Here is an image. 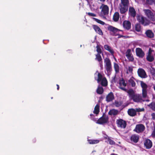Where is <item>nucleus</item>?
<instances>
[{
  "label": "nucleus",
  "instance_id": "f257e3e1",
  "mask_svg": "<svg viewBox=\"0 0 155 155\" xmlns=\"http://www.w3.org/2000/svg\"><path fill=\"white\" fill-rule=\"evenodd\" d=\"M120 88L123 91L127 92L130 99L133 100L134 102L138 103L145 101V100L143 99L141 95L138 94H135L132 89L130 88L127 90L125 87H121Z\"/></svg>",
  "mask_w": 155,
  "mask_h": 155
},
{
  "label": "nucleus",
  "instance_id": "f03ea898",
  "mask_svg": "<svg viewBox=\"0 0 155 155\" xmlns=\"http://www.w3.org/2000/svg\"><path fill=\"white\" fill-rule=\"evenodd\" d=\"M95 75H97V77H95V79L97 81L98 83H100L102 86L106 87L107 85V81L106 78L103 77V75L98 71H97L94 74Z\"/></svg>",
  "mask_w": 155,
  "mask_h": 155
},
{
  "label": "nucleus",
  "instance_id": "7ed1b4c3",
  "mask_svg": "<svg viewBox=\"0 0 155 155\" xmlns=\"http://www.w3.org/2000/svg\"><path fill=\"white\" fill-rule=\"evenodd\" d=\"M107 30L110 32L111 35L117 36L120 31H122L121 30L117 29L111 25H109L107 27Z\"/></svg>",
  "mask_w": 155,
  "mask_h": 155
},
{
  "label": "nucleus",
  "instance_id": "20e7f679",
  "mask_svg": "<svg viewBox=\"0 0 155 155\" xmlns=\"http://www.w3.org/2000/svg\"><path fill=\"white\" fill-rule=\"evenodd\" d=\"M108 116L104 113L102 116L97 120L96 123L99 124H103L107 123L108 122Z\"/></svg>",
  "mask_w": 155,
  "mask_h": 155
},
{
  "label": "nucleus",
  "instance_id": "39448f33",
  "mask_svg": "<svg viewBox=\"0 0 155 155\" xmlns=\"http://www.w3.org/2000/svg\"><path fill=\"white\" fill-rule=\"evenodd\" d=\"M105 63V68L108 73H110L112 70V65L110 60L109 58H106L104 60Z\"/></svg>",
  "mask_w": 155,
  "mask_h": 155
},
{
  "label": "nucleus",
  "instance_id": "423d86ee",
  "mask_svg": "<svg viewBox=\"0 0 155 155\" xmlns=\"http://www.w3.org/2000/svg\"><path fill=\"white\" fill-rule=\"evenodd\" d=\"M143 11L149 19L152 21H155L154 15L150 10L144 9L143 10Z\"/></svg>",
  "mask_w": 155,
  "mask_h": 155
},
{
  "label": "nucleus",
  "instance_id": "0eeeda50",
  "mask_svg": "<svg viewBox=\"0 0 155 155\" xmlns=\"http://www.w3.org/2000/svg\"><path fill=\"white\" fill-rule=\"evenodd\" d=\"M137 19L140 23L144 26H147L150 24L149 21L146 19H145L144 17L142 16L138 15Z\"/></svg>",
  "mask_w": 155,
  "mask_h": 155
},
{
  "label": "nucleus",
  "instance_id": "6e6552de",
  "mask_svg": "<svg viewBox=\"0 0 155 155\" xmlns=\"http://www.w3.org/2000/svg\"><path fill=\"white\" fill-rule=\"evenodd\" d=\"M116 122L118 127L124 129L126 128L127 124L125 120L121 119H119L117 120Z\"/></svg>",
  "mask_w": 155,
  "mask_h": 155
},
{
  "label": "nucleus",
  "instance_id": "1a4fd4ad",
  "mask_svg": "<svg viewBox=\"0 0 155 155\" xmlns=\"http://www.w3.org/2000/svg\"><path fill=\"white\" fill-rule=\"evenodd\" d=\"M145 129L144 126L143 124H137L134 131L137 133H140L143 132Z\"/></svg>",
  "mask_w": 155,
  "mask_h": 155
},
{
  "label": "nucleus",
  "instance_id": "9d476101",
  "mask_svg": "<svg viewBox=\"0 0 155 155\" xmlns=\"http://www.w3.org/2000/svg\"><path fill=\"white\" fill-rule=\"evenodd\" d=\"M102 8L101 13L104 15H107L109 12V8L108 6L106 5L102 4L100 7V8Z\"/></svg>",
  "mask_w": 155,
  "mask_h": 155
},
{
  "label": "nucleus",
  "instance_id": "9b49d317",
  "mask_svg": "<svg viewBox=\"0 0 155 155\" xmlns=\"http://www.w3.org/2000/svg\"><path fill=\"white\" fill-rule=\"evenodd\" d=\"M137 73L138 76L141 78H145L147 77L145 71L142 68H139L138 70Z\"/></svg>",
  "mask_w": 155,
  "mask_h": 155
},
{
  "label": "nucleus",
  "instance_id": "f8f14e48",
  "mask_svg": "<svg viewBox=\"0 0 155 155\" xmlns=\"http://www.w3.org/2000/svg\"><path fill=\"white\" fill-rule=\"evenodd\" d=\"M136 52L137 55L140 58H143L144 56V53L141 48H136Z\"/></svg>",
  "mask_w": 155,
  "mask_h": 155
},
{
  "label": "nucleus",
  "instance_id": "ddd939ff",
  "mask_svg": "<svg viewBox=\"0 0 155 155\" xmlns=\"http://www.w3.org/2000/svg\"><path fill=\"white\" fill-rule=\"evenodd\" d=\"M144 144L146 149H150L152 146V143L151 141L148 139L145 140Z\"/></svg>",
  "mask_w": 155,
  "mask_h": 155
},
{
  "label": "nucleus",
  "instance_id": "4468645a",
  "mask_svg": "<svg viewBox=\"0 0 155 155\" xmlns=\"http://www.w3.org/2000/svg\"><path fill=\"white\" fill-rule=\"evenodd\" d=\"M129 14L130 16L133 18H135L136 16V11L133 7H130L129 9Z\"/></svg>",
  "mask_w": 155,
  "mask_h": 155
},
{
  "label": "nucleus",
  "instance_id": "2eb2a0df",
  "mask_svg": "<svg viewBox=\"0 0 155 155\" xmlns=\"http://www.w3.org/2000/svg\"><path fill=\"white\" fill-rule=\"evenodd\" d=\"M92 28L95 30V31L98 34L100 35H103V32L101 29L97 25H93Z\"/></svg>",
  "mask_w": 155,
  "mask_h": 155
},
{
  "label": "nucleus",
  "instance_id": "dca6fc26",
  "mask_svg": "<svg viewBox=\"0 0 155 155\" xmlns=\"http://www.w3.org/2000/svg\"><path fill=\"white\" fill-rule=\"evenodd\" d=\"M123 25L124 28L127 30H129L131 28V23L128 21H124Z\"/></svg>",
  "mask_w": 155,
  "mask_h": 155
},
{
  "label": "nucleus",
  "instance_id": "f3484780",
  "mask_svg": "<svg viewBox=\"0 0 155 155\" xmlns=\"http://www.w3.org/2000/svg\"><path fill=\"white\" fill-rule=\"evenodd\" d=\"M114 98V96L112 92L109 93L106 97V101L107 102H109L112 101Z\"/></svg>",
  "mask_w": 155,
  "mask_h": 155
},
{
  "label": "nucleus",
  "instance_id": "a211bd4d",
  "mask_svg": "<svg viewBox=\"0 0 155 155\" xmlns=\"http://www.w3.org/2000/svg\"><path fill=\"white\" fill-rule=\"evenodd\" d=\"M95 56L96 58H95V59L96 60H97L99 63L100 66L101 67L103 66V61L102 59L100 54H96Z\"/></svg>",
  "mask_w": 155,
  "mask_h": 155
},
{
  "label": "nucleus",
  "instance_id": "6ab92c4d",
  "mask_svg": "<svg viewBox=\"0 0 155 155\" xmlns=\"http://www.w3.org/2000/svg\"><path fill=\"white\" fill-rule=\"evenodd\" d=\"M119 111L115 109H112L110 110L108 112V114L110 116H115L118 114Z\"/></svg>",
  "mask_w": 155,
  "mask_h": 155
},
{
  "label": "nucleus",
  "instance_id": "aec40b11",
  "mask_svg": "<svg viewBox=\"0 0 155 155\" xmlns=\"http://www.w3.org/2000/svg\"><path fill=\"white\" fill-rule=\"evenodd\" d=\"M127 113L131 117H134L137 115L136 110L132 108L129 109L128 110Z\"/></svg>",
  "mask_w": 155,
  "mask_h": 155
},
{
  "label": "nucleus",
  "instance_id": "412c9836",
  "mask_svg": "<svg viewBox=\"0 0 155 155\" xmlns=\"http://www.w3.org/2000/svg\"><path fill=\"white\" fill-rule=\"evenodd\" d=\"M145 34L148 38H151L154 37V34L150 30H148L146 31Z\"/></svg>",
  "mask_w": 155,
  "mask_h": 155
},
{
  "label": "nucleus",
  "instance_id": "4be33fe9",
  "mask_svg": "<svg viewBox=\"0 0 155 155\" xmlns=\"http://www.w3.org/2000/svg\"><path fill=\"white\" fill-rule=\"evenodd\" d=\"M139 139V136L138 135L134 134L132 135L130 137V140L135 143L138 142Z\"/></svg>",
  "mask_w": 155,
  "mask_h": 155
},
{
  "label": "nucleus",
  "instance_id": "5701e85b",
  "mask_svg": "<svg viewBox=\"0 0 155 155\" xmlns=\"http://www.w3.org/2000/svg\"><path fill=\"white\" fill-rule=\"evenodd\" d=\"M104 48L105 50L109 51L112 55H113L114 51L111 47L108 45H104Z\"/></svg>",
  "mask_w": 155,
  "mask_h": 155
},
{
  "label": "nucleus",
  "instance_id": "b1692460",
  "mask_svg": "<svg viewBox=\"0 0 155 155\" xmlns=\"http://www.w3.org/2000/svg\"><path fill=\"white\" fill-rule=\"evenodd\" d=\"M128 9V6H121L120 8V12L121 14H124L127 11Z\"/></svg>",
  "mask_w": 155,
  "mask_h": 155
},
{
  "label": "nucleus",
  "instance_id": "393cba45",
  "mask_svg": "<svg viewBox=\"0 0 155 155\" xmlns=\"http://www.w3.org/2000/svg\"><path fill=\"white\" fill-rule=\"evenodd\" d=\"M119 18V14L117 12H115L113 15V19L114 21H117Z\"/></svg>",
  "mask_w": 155,
  "mask_h": 155
},
{
  "label": "nucleus",
  "instance_id": "a878e982",
  "mask_svg": "<svg viewBox=\"0 0 155 155\" xmlns=\"http://www.w3.org/2000/svg\"><path fill=\"white\" fill-rule=\"evenodd\" d=\"M134 78L132 77L128 80V82L132 87H135L136 86V83L134 80Z\"/></svg>",
  "mask_w": 155,
  "mask_h": 155
},
{
  "label": "nucleus",
  "instance_id": "bb28decb",
  "mask_svg": "<svg viewBox=\"0 0 155 155\" xmlns=\"http://www.w3.org/2000/svg\"><path fill=\"white\" fill-rule=\"evenodd\" d=\"M119 84L120 85L119 88L120 89H121L120 87H121L123 85L124 87H126L127 86V84L125 83V80L123 78H122L121 80H120Z\"/></svg>",
  "mask_w": 155,
  "mask_h": 155
},
{
  "label": "nucleus",
  "instance_id": "cd10ccee",
  "mask_svg": "<svg viewBox=\"0 0 155 155\" xmlns=\"http://www.w3.org/2000/svg\"><path fill=\"white\" fill-rule=\"evenodd\" d=\"M100 111V106L97 104L95 106L93 113L96 114H98Z\"/></svg>",
  "mask_w": 155,
  "mask_h": 155
},
{
  "label": "nucleus",
  "instance_id": "c85d7f7f",
  "mask_svg": "<svg viewBox=\"0 0 155 155\" xmlns=\"http://www.w3.org/2000/svg\"><path fill=\"white\" fill-rule=\"evenodd\" d=\"M97 94H103L104 92V89L102 87L98 86L96 90Z\"/></svg>",
  "mask_w": 155,
  "mask_h": 155
},
{
  "label": "nucleus",
  "instance_id": "c756f323",
  "mask_svg": "<svg viewBox=\"0 0 155 155\" xmlns=\"http://www.w3.org/2000/svg\"><path fill=\"white\" fill-rule=\"evenodd\" d=\"M88 141L90 144H95L98 143L99 141L97 140L88 139Z\"/></svg>",
  "mask_w": 155,
  "mask_h": 155
},
{
  "label": "nucleus",
  "instance_id": "7c9ffc66",
  "mask_svg": "<svg viewBox=\"0 0 155 155\" xmlns=\"http://www.w3.org/2000/svg\"><path fill=\"white\" fill-rule=\"evenodd\" d=\"M114 68L116 73L119 72V67L118 64L116 63H114Z\"/></svg>",
  "mask_w": 155,
  "mask_h": 155
},
{
  "label": "nucleus",
  "instance_id": "2f4dec72",
  "mask_svg": "<svg viewBox=\"0 0 155 155\" xmlns=\"http://www.w3.org/2000/svg\"><path fill=\"white\" fill-rule=\"evenodd\" d=\"M140 85L142 88V90H147V85L146 83L143 81H141L140 82Z\"/></svg>",
  "mask_w": 155,
  "mask_h": 155
},
{
  "label": "nucleus",
  "instance_id": "473e14b6",
  "mask_svg": "<svg viewBox=\"0 0 155 155\" xmlns=\"http://www.w3.org/2000/svg\"><path fill=\"white\" fill-rule=\"evenodd\" d=\"M146 3L149 5H152L154 4L155 6V0H146Z\"/></svg>",
  "mask_w": 155,
  "mask_h": 155
},
{
  "label": "nucleus",
  "instance_id": "72a5a7b5",
  "mask_svg": "<svg viewBox=\"0 0 155 155\" xmlns=\"http://www.w3.org/2000/svg\"><path fill=\"white\" fill-rule=\"evenodd\" d=\"M146 58L147 61L149 62H152L154 60L153 56L152 55H147Z\"/></svg>",
  "mask_w": 155,
  "mask_h": 155
},
{
  "label": "nucleus",
  "instance_id": "f704fd0d",
  "mask_svg": "<svg viewBox=\"0 0 155 155\" xmlns=\"http://www.w3.org/2000/svg\"><path fill=\"white\" fill-rule=\"evenodd\" d=\"M123 104V102L121 101H115L114 103V104L117 107H119L121 106Z\"/></svg>",
  "mask_w": 155,
  "mask_h": 155
},
{
  "label": "nucleus",
  "instance_id": "c9c22d12",
  "mask_svg": "<svg viewBox=\"0 0 155 155\" xmlns=\"http://www.w3.org/2000/svg\"><path fill=\"white\" fill-rule=\"evenodd\" d=\"M148 106L153 110L155 111V102H153L150 103Z\"/></svg>",
  "mask_w": 155,
  "mask_h": 155
},
{
  "label": "nucleus",
  "instance_id": "e433bc0d",
  "mask_svg": "<svg viewBox=\"0 0 155 155\" xmlns=\"http://www.w3.org/2000/svg\"><path fill=\"white\" fill-rule=\"evenodd\" d=\"M93 20L94 21H96L97 23H98L100 24H101L102 25H104L105 24V23L104 22H103V21H102L101 20H100L97 18H93Z\"/></svg>",
  "mask_w": 155,
  "mask_h": 155
},
{
  "label": "nucleus",
  "instance_id": "4c0bfd02",
  "mask_svg": "<svg viewBox=\"0 0 155 155\" xmlns=\"http://www.w3.org/2000/svg\"><path fill=\"white\" fill-rule=\"evenodd\" d=\"M121 3L123 6H127L129 4V0H121Z\"/></svg>",
  "mask_w": 155,
  "mask_h": 155
},
{
  "label": "nucleus",
  "instance_id": "58836bf2",
  "mask_svg": "<svg viewBox=\"0 0 155 155\" xmlns=\"http://www.w3.org/2000/svg\"><path fill=\"white\" fill-rule=\"evenodd\" d=\"M142 97L144 98H146L147 97V90H142Z\"/></svg>",
  "mask_w": 155,
  "mask_h": 155
},
{
  "label": "nucleus",
  "instance_id": "ea45409f",
  "mask_svg": "<svg viewBox=\"0 0 155 155\" xmlns=\"http://www.w3.org/2000/svg\"><path fill=\"white\" fill-rule=\"evenodd\" d=\"M135 30L137 32H140L141 30V26L139 24H137L135 26Z\"/></svg>",
  "mask_w": 155,
  "mask_h": 155
},
{
  "label": "nucleus",
  "instance_id": "a19ab883",
  "mask_svg": "<svg viewBox=\"0 0 155 155\" xmlns=\"http://www.w3.org/2000/svg\"><path fill=\"white\" fill-rule=\"evenodd\" d=\"M105 138L107 139L110 144L113 145H114L115 144V142L113 140H111L109 137H108L107 138Z\"/></svg>",
  "mask_w": 155,
  "mask_h": 155
},
{
  "label": "nucleus",
  "instance_id": "79ce46f5",
  "mask_svg": "<svg viewBox=\"0 0 155 155\" xmlns=\"http://www.w3.org/2000/svg\"><path fill=\"white\" fill-rule=\"evenodd\" d=\"M96 48H97L96 51L97 52V54H101L102 53V50L98 45H97Z\"/></svg>",
  "mask_w": 155,
  "mask_h": 155
},
{
  "label": "nucleus",
  "instance_id": "37998d69",
  "mask_svg": "<svg viewBox=\"0 0 155 155\" xmlns=\"http://www.w3.org/2000/svg\"><path fill=\"white\" fill-rule=\"evenodd\" d=\"M129 61H130L133 62L134 60V58L133 55H130L127 57Z\"/></svg>",
  "mask_w": 155,
  "mask_h": 155
},
{
  "label": "nucleus",
  "instance_id": "c03bdc74",
  "mask_svg": "<svg viewBox=\"0 0 155 155\" xmlns=\"http://www.w3.org/2000/svg\"><path fill=\"white\" fill-rule=\"evenodd\" d=\"M131 55H132L131 50L130 49H129L127 50L126 53V56L127 57Z\"/></svg>",
  "mask_w": 155,
  "mask_h": 155
},
{
  "label": "nucleus",
  "instance_id": "a18cd8bd",
  "mask_svg": "<svg viewBox=\"0 0 155 155\" xmlns=\"http://www.w3.org/2000/svg\"><path fill=\"white\" fill-rule=\"evenodd\" d=\"M136 110V113L137 112H140L142 111H144V108H136V109H135Z\"/></svg>",
  "mask_w": 155,
  "mask_h": 155
},
{
  "label": "nucleus",
  "instance_id": "49530a36",
  "mask_svg": "<svg viewBox=\"0 0 155 155\" xmlns=\"http://www.w3.org/2000/svg\"><path fill=\"white\" fill-rule=\"evenodd\" d=\"M133 71V68L132 67L129 66L128 68V70L127 72V74H128V71L129 73H132Z\"/></svg>",
  "mask_w": 155,
  "mask_h": 155
},
{
  "label": "nucleus",
  "instance_id": "de8ad7c7",
  "mask_svg": "<svg viewBox=\"0 0 155 155\" xmlns=\"http://www.w3.org/2000/svg\"><path fill=\"white\" fill-rule=\"evenodd\" d=\"M153 51H154L152 50L151 48H149L148 51V54L147 55H151Z\"/></svg>",
  "mask_w": 155,
  "mask_h": 155
},
{
  "label": "nucleus",
  "instance_id": "09e8293b",
  "mask_svg": "<svg viewBox=\"0 0 155 155\" xmlns=\"http://www.w3.org/2000/svg\"><path fill=\"white\" fill-rule=\"evenodd\" d=\"M87 14L89 16H91L93 17H95L96 16V15L95 14L92 13L88 12L87 13Z\"/></svg>",
  "mask_w": 155,
  "mask_h": 155
},
{
  "label": "nucleus",
  "instance_id": "8fccbe9b",
  "mask_svg": "<svg viewBox=\"0 0 155 155\" xmlns=\"http://www.w3.org/2000/svg\"><path fill=\"white\" fill-rule=\"evenodd\" d=\"M151 72L152 75L155 76V69L154 68H152Z\"/></svg>",
  "mask_w": 155,
  "mask_h": 155
},
{
  "label": "nucleus",
  "instance_id": "3c124183",
  "mask_svg": "<svg viewBox=\"0 0 155 155\" xmlns=\"http://www.w3.org/2000/svg\"><path fill=\"white\" fill-rule=\"evenodd\" d=\"M116 75H115L114 77H113L112 78V79L111 80V82L112 83H115L116 82Z\"/></svg>",
  "mask_w": 155,
  "mask_h": 155
},
{
  "label": "nucleus",
  "instance_id": "603ef678",
  "mask_svg": "<svg viewBox=\"0 0 155 155\" xmlns=\"http://www.w3.org/2000/svg\"><path fill=\"white\" fill-rule=\"evenodd\" d=\"M151 135L153 137H155V127L154 128L153 130L152 133Z\"/></svg>",
  "mask_w": 155,
  "mask_h": 155
},
{
  "label": "nucleus",
  "instance_id": "864d4df0",
  "mask_svg": "<svg viewBox=\"0 0 155 155\" xmlns=\"http://www.w3.org/2000/svg\"><path fill=\"white\" fill-rule=\"evenodd\" d=\"M152 119L153 120H155V113H152L151 114Z\"/></svg>",
  "mask_w": 155,
  "mask_h": 155
},
{
  "label": "nucleus",
  "instance_id": "5fc2aeb1",
  "mask_svg": "<svg viewBox=\"0 0 155 155\" xmlns=\"http://www.w3.org/2000/svg\"><path fill=\"white\" fill-rule=\"evenodd\" d=\"M117 35L118 36V38H121V37H124V36L123 35H120L119 33H118V35Z\"/></svg>",
  "mask_w": 155,
  "mask_h": 155
},
{
  "label": "nucleus",
  "instance_id": "6e6d98bb",
  "mask_svg": "<svg viewBox=\"0 0 155 155\" xmlns=\"http://www.w3.org/2000/svg\"><path fill=\"white\" fill-rule=\"evenodd\" d=\"M56 86H57V89L58 90H59V85L57 84L56 85Z\"/></svg>",
  "mask_w": 155,
  "mask_h": 155
},
{
  "label": "nucleus",
  "instance_id": "4d7b16f0",
  "mask_svg": "<svg viewBox=\"0 0 155 155\" xmlns=\"http://www.w3.org/2000/svg\"><path fill=\"white\" fill-rule=\"evenodd\" d=\"M90 116H91V118H92V116H94V115L92 114H90Z\"/></svg>",
  "mask_w": 155,
  "mask_h": 155
},
{
  "label": "nucleus",
  "instance_id": "13d9d810",
  "mask_svg": "<svg viewBox=\"0 0 155 155\" xmlns=\"http://www.w3.org/2000/svg\"><path fill=\"white\" fill-rule=\"evenodd\" d=\"M145 101H147V102H148V101H149V100H148V99L146 100H145Z\"/></svg>",
  "mask_w": 155,
  "mask_h": 155
},
{
  "label": "nucleus",
  "instance_id": "bf43d9fd",
  "mask_svg": "<svg viewBox=\"0 0 155 155\" xmlns=\"http://www.w3.org/2000/svg\"><path fill=\"white\" fill-rule=\"evenodd\" d=\"M101 1L104 2L105 0H100Z\"/></svg>",
  "mask_w": 155,
  "mask_h": 155
},
{
  "label": "nucleus",
  "instance_id": "052dcab7",
  "mask_svg": "<svg viewBox=\"0 0 155 155\" xmlns=\"http://www.w3.org/2000/svg\"><path fill=\"white\" fill-rule=\"evenodd\" d=\"M153 88L154 90L155 91V85L153 86Z\"/></svg>",
  "mask_w": 155,
  "mask_h": 155
},
{
  "label": "nucleus",
  "instance_id": "680f3d73",
  "mask_svg": "<svg viewBox=\"0 0 155 155\" xmlns=\"http://www.w3.org/2000/svg\"><path fill=\"white\" fill-rule=\"evenodd\" d=\"M111 155H117V154H115L114 153H112L111 154Z\"/></svg>",
  "mask_w": 155,
  "mask_h": 155
},
{
  "label": "nucleus",
  "instance_id": "e2e57ef3",
  "mask_svg": "<svg viewBox=\"0 0 155 155\" xmlns=\"http://www.w3.org/2000/svg\"><path fill=\"white\" fill-rule=\"evenodd\" d=\"M154 16H155V13L154 14Z\"/></svg>",
  "mask_w": 155,
  "mask_h": 155
}]
</instances>
